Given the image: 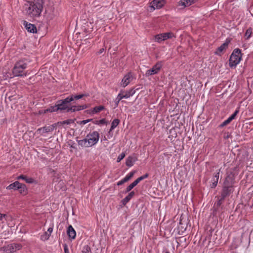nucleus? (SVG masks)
<instances>
[{
	"label": "nucleus",
	"instance_id": "obj_1",
	"mask_svg": "<svg viewBox=\"0 0 253 253\" xmlns=\"http://www.w3.org/2000/svg\"><path fill=\"white\" fill-rule=\"evenodd\" d=\"M27 13L31 17L40 16L43 8L42 0H34L25 4Z\"/></svg>",
	"mask_w": 253,
	"mask_h": 253
},
{
	"label": "nucleus",
	"instance_id": "obj_2",
	"mask_svg": "<svg viewBox=\"0 0 253 253\" xmlns=\"http://www.w3.org/2000/svg\"><path fill=\"white\" fill-rule=\"evenodd\" d=\"M242 58L241 51L237 48L235 49L230 56L229 59V66L232 68L235 67L240 61Z\"/></svg>",
	"mask_w": 253,
	"mask_h": 253
},
{
	"label": "nucleus",
	"instance_id": "obj_3",
	"mask_svg": "<svg viewBox=\"0 0 253 253\" xmlns=\"http://www.w3.org/2000/svg\"><path fill=\"white\" fill-rule=\"evenodd\" d=\"M21 248L22 245L20 244H10L0 248V253H13Z\"/></svg>",
	"mask_w": 253,
	"mask_h": 253
},
{
	"label": "nucleus",
	"instance_id": "obj_4",
	"mask_svg": "<svg viewBox=\"0 0 253 253\" xmlns=\"http://www.w3.org/2000/svg\"><path fill=\"white\" fill-rule=\"evenodd\" d=\"M27 67V64L23 63L22 61H19L16 63L13 69V74L15 76H22V74L24 70ZM23 75H26V74H24Z\"/></svg>",
	"mask_w": 253,
	"mask_h": 253
},
{
	"label": "nucleus",
	"instance_id": "obj_5",
	"mask_svg": "<svg viewBox=\"0 0 253 253\" xmlns=\"http://www.w3.org/2000/svg\"><path fill=\"white\" fill-rule=\"evenodd\" d=\"M162 66V62H159L157 63V64L154 65L152 68L147 71L146 75L147 76H149L157 74L160 70Z\"/></svg>",
	"mask_w": 253,
	"mask_h": 253
},
{
	"label": "nucleus",
	"instance_id": "obj_6",
	"mask_svg": "<svg viewBox=\"0 0 253 253\" xmlns=\"http://www.w3.org/2000/svg\"><path fill=\"white\" fill-rule=\"evenodd\" d=\"M150 8L152 10L162 8L165 4V0H153L151 2Z\"/></svg>",
	"mask_w": 253,
	"mask_h": 253
},
{
	"label": "nucleus",
	"instance_id": "obj_7",
	"mask_svg": "<svg viewBox=\"0 0 253 253\" xmlns=\"http://www.w3.org/2000/svg\"><path fill=\"white\" fill-rule=\"evenodd\" d=\"M96 143H94L91 138H87L81 140L79 141V144L82 146L88 147L95 145Z\"/></svg>",
	"mask_w": 253,
	"mask_h": 253
},
{
	"label": "nucleus",
	"instance_id": "obj_8",
	"mask_svg": "<svg viewBox=\"0 0 253 253\" xmlns=\"http://www.w3.org/2000/svg\"><path fill=\"white\" fill-rule=\"evenodd\" d=\"M233 186H223L221 193V197L224 199L233 192Z\"/></svg>",
	"mask_w": 253,
	"mask_h": 253
},
{
	"label": "nucleus",
	"instance_id": "obj_9",
	"mask_svg": "<svg viewBox=\"0 0 253 253\" xmlns=\"http://www.w3.org/2000/svg\"><path fill=\"white\" fill-rule=\"evenodd\" d=\"M56 126V124H54L50 126H44L43 127H41L38 129L37 132L38 133H40L41 131H42V133H47L48 132L52 131Z\"/></svg>",
	"mask_w": 253,
	"mask_h": 253
},
{
	"label": "nucleus",
	"instance_id": "obj_10",
	"mask_svg": "<svg viewBox=\"0 0 253 253\" xmlns=\"http://www.w3.org/2000/svg\"><path fill=\"white\" fill-rule=\"evenodd\" d=\"M131 80L132 76L130 73H128L122 79L121 84L125 87L129 84Z\"/></svg>",
	"mask_w": 253,
	"mask_h": 253
},
{
	"label": "nucleus",
	"instance_id": "obj_11",
	"mask_svg": "<svg viewBox=\"0 0 253 253\" xmlns=\"http://www.w3.org/2000/svg\"><path fill=\"white\" fill-rule=\"evenodd\" d=\"M220 170V169H218V171L214 173V174L213 176V177L212 178V179H211L212 184L211 185V188H214L217 186L218 179H219V175Z\"/></svg>",
	"mask_w": 253,
	"mask_h": 253
},
{
	"label": "nucleus",
	"instance_id": "obj_12",
	"mask_svg": "<svg viewBox=\"0 0 253 253\" xmlns=\"http://www.w3.org/2000/svg\"><path fill=\"white\" fill-rule=\"evenodd\" d=\"M138 89V88H137L136 89L135 88H133L127 91L121 90V92H122L123 93H124V97L125 98H128L130 96H132L133 94H134L136 90Z\"/></svg>",
	"mask_w": 253,
	"mask_h": 253
},
{
	"label": "nucleus",
	"instance_id": "obj_13",
	"mask_svg": "<svg viewBox=\"0 0 253 253\" xmlns=\"http://www.w3.org/2000/svg\"><path fill=\"white\" fill-rule=\"evenodd\" d=\"M87 138H91L94 143H96L98 141L99 138V134L96 131H94L92 132L89 133L86 135Z\"/></svg>",
	"mask_w": 253,
	"mask_h": 253
},
{
	"label": "nucleus",
	"instance_id": "obj_14",
	"mask_svg": "<svg viewBox=\"0 0 253 253\" xmlns=\"http://www.w3.org/2000/svg\"><path fill=\"white\" fill-rule=\"evenodd\" d=\"M24 25L27 31L30 33H37L36 27L34 24H28L27 22L24 21Z\"/></svg>",
	"mask_w": 253,
	"mask_h": 253
},
{
	"label": "nucleus",
	"instance_id": "obj_15",
	"mask_svg": "<svg viewBox=\"0 0 253 253\" xmlns=\"http://www.w3.org/2000/svg\"><path fill=\"white\" fill-rule=\"evenodd\" d=\"M87 107V106L85 105H79V106H73L70 108H68L67 110V112H69L70 111L75 112L76 111H80L81 110H83Z\"/></svg>",
	"mask_w": 253,
	"mask_h": 253
},
{
	"label": "nucleus",
	"instance_id": "obj_16",
	"mask_svg": "<svg viewBox=\"0 0 253 253\" xmlns=\"http://www.w3.org/2000/svg\"><path fill=\"white\" fill-rule=\"evenodd\" d=\"M67 233L70 238L75 239L76 237V232L72 225H70L67 229Z\"/></svg>",
	"mask_w": 253,
	"mask_h": 253
},
{
	"label": "nucleus",
	"instance_id": "obj_17",
	"mask_svg": "<svg viewBox=\"0 0 253 253\" xmlns=\"http://www.w3.org/2000/svg\"><path fill=\"white\" fill-rule=\"evenodd\" d=\"M134 195L135 192L134 191L130 192L127 196L122 200V204L125 206L134 196Z\"/></svg>",
	"mask_w": 253,
	"mask_h": 253
},
{
	"label": "nucleus",
	"instance_id": "obj_18",
	"mask_svg": "<svg viewBox=\"0 0 253 253\" xmlns=\"http://www.w3.org/2000/svg\"><path fill=\"white\" fill-rule=\"evenodd\" d=\"M104 109H105V107L102 105L95 106L92 109V110H87V113L89 114H95L100 112L102 110H103Z\"/></svg>",
	"mask_w": 253,
	"mask_h": 253
},
{
	"label": "nucleus",
	"instance_id": "obj_19",
	"mask_svg": "<svg viewBox=\"0 0 253 253\" xmlns=\"http://www.w3.org/2000/svg\"><path fill=\"white\" fill-rule=\"evenodd\" d=\"M196 0H181L179 2V5H182L184 7L188 6L194 3Z\"/></svg>",
	"mask_w": 253,
	"mask_h": 253
},
{
	"label": "nucleus",
	"instance_id": "obj_20",
	"mask_svg": "<svg viewBox=\"0 0 253 253\" xmlns=\"http://www.w3.org/2000/svg\"><path fill=\"white\" fill-rule=\"evenodd\" d=\"M234 180L232 177L228 176L226 177L223 186H233Z\"/></svg>",
	"mask_w": 253,
	"mask_h": 253
},
{
	"label": "nucleus",
	"instance_id": "obj_21",
	"mask_svg": "<svg viewBox=\"0 0 253 253\" xmlns=\"http://www.w3.org/2000/svg\"><path fill=\"white\" fill-rule=\"evenodd\" d=\"M17 190H19V192L20 194L23 195H25L27 194V189L25 184L20 183L19 182V185Z\"/></svg>",
	"mask_w": 253,
	"mask_h": 253
},
{
	"label": "nucleus",
	"instance_id": "obj_22",
	"mask_svg": "<svg viewBox=\"0 0 253 253\" xmlns=\"http://www.w3.org/2000/svg\"><path fill=\"white\" fill-rule=\"evenodd\" d=\"M19 185V182L16 181L14 182L13 183L10 184L7 187L6 189L8 190L10 189H13L14 190H17L18 186Z\"/></svg>",
	"mask_w": 253,
	"mask_h": 253
},
{
	"label": "nucleus",
	"instance_id": "obj_23",
	"mask_svg": "<svg viewBox=\"0 0 253 253\" xmlns=\"http://www.w3.org/2000/svg\"><path fill=\"white\" fill-rule=\"evenodd\" d=\"M177 136V132L175 128H172L169 130V137L172 140L176 138Z\"/></svg>",
	"mask_w": 253,
	"mask_h": 253
},
{
	"label": "nucleus",
	"instance_id": "obj_24",
	"mask_svg": "<svg viewBox=\"0 0 253 253\" xmlns=\"http://www.w3.org/2000/svg\"><path fill=\"white\" fill-rule=\"evenodd\" d=\"M59 107L56 106V105L53 106H50L48 109L44 110V113H46L47 112H56L59 110Z\"/></svg>",
	"mask_w": 253,
	"mask_h": 253
},
{
	"label": "nucleus",
	"instance_id": "obj_25",
	"mask_svg": "<svg viewBox=\"0 0 253 253\" xmlns=\"http://www.w3.org/2000/svg\"><path fill=\"white\" fill-rule=\"evenodd\" d=\"M228 45L227 42H225L223 43L220 46H219L217 50L215 52V53L216 54H219Z\"/></svg>",
	"mask_w": 253,
	"mask_h": 253
},
{
	"label": "nucleus",
	"instance_id": "obj_26",
	"mask_svg": "<svg viewBox=\"0 0 253 253\" xmlns=\"http://www.w3.org/2000/svg\"><path fill=\"white\" fill-rule=\"evenodd\" d=\"M56 106L59 107V110H64L69 108L68 106L66 104L62 103V102H59V100L58 101L57 104H56Z\"/></svg>",
	"mask_w": 253,
	"mask_h": 253
},
{
	"label": "nucleus",
	"instance_id": "obj_27",
	"mask_svg": "<svg viewBox=\"0 0 253 253\" xmlns=\"http://www.w3.org/2000/svg\"><path fill=\"white\" fill-rule=\"evenodd\" d=\"M74 100V98L73 96H71V97H67L65 98V99L60 100L59 102H62V103L65 104L66 105H67V104L68 103H70V102Z\"/></svg>",
	"mask_w": 253,
	"mask_h": 253
},
{
	"label": "nucleus",
	"instance_id": "obj_28",
	"mask_svg": "<svg viewBox=\"0 0 253 253\" xmlns=\"http://www.w3.org/2000/svg\"><path fill=\"white\" fill-rule=\"evenodd\" d=\"M137 184V183H136V182L135 181H134L132 183H131L126 188L125 192L127 193L130 191L132 190V189H133Z\"/></svg>",
	"mask_w": 253,
	"mask_h": 253
},
{
	"label": "nucleus",
	"instance_id": "obj_29",
	"mask_svg": "<svg viewBox=\"0 0 253 253\" xmlns=\"http://www.w3.org/2000/svg\"><path fill=\"white\" fill-rule=\"evenodd\" d=\"M120 120L118 119H114L111 124V126L110 131L114 129L119 124Z\"/></svg>",
	"mask_w": 253,
	"mask_h": 253
},
{
	"label": "nucleus",
	"instance_id": "obj_30",
	"mask_svg": "<svg viewBox=\"0 0 253 253\" xmlns=\"http://www.w3.org/2000/svg\"><path fill=\"white\" fill-rule=\"evenodd\" d=\"M50 233H48L47 232H45L41 236V239L42 241H46L48 240L50 237Z\"/></svg>",
	"mask_w": 253,
	"mask_h": 253
},
{
	"label": "nucleus",
	"instance_id": "obj_31",
	"mask_svg": "<svg viewBox=\"0 0 253 253\" xmlns=\"http://www.w3.org/2000/svg\"><path fill=\"white\" fill-rule=\"evenodd\" d=\"M93 29V26H92V24L90 23L89 24H87L86 25L84 31L86 33H89L90 32H91Z\"/></svg>",
	"mask_w": 253,
	"mask_h": 253
},
{
	"label": "nucleus",
	"instance_id": "obj_32",
	"mask_svg": "<svg viewBox=\"0 0 253 253\" xmlns=\"http://www.w3.org/2000/svg\"><path fill=\"white\" fill-rule=\"evenodd\" d=\"M125 98L124 97V93L122 92H120V93L118 95V96L116 98V106H118L119 102L123 98Z\"/></svg>",
	"mask_w": 253,
	"mask_h": 253
},
{
	"label": "nucleus",
	"instance_id": "obj_33",
	"mask_svg": "<svg viewBox=\"0 0 253 253\" xmlns=\"http://www.w3.org/2000/svg\"><path fill=\"white\" fill-rule=\"evenodd\" d=\"M252 34V29L251 28H249L247 29L245 34V37H246V39H249L251 37Z\"/></svg>",
	"mask_w": 253,
	"mask_h": 253
},
{
	"label": "nucleus",
	"instance_id": "obj_34",
	"mask_svg": "<svg viewBox=\"0 0 253 253\" xmlns=\"http://www.w3.org/2000/svg\"><path fill=\"white\" fill-rule=\"evenodd\" d=\"M162 36L163 39V41L166 40L170 38L171 37L172 33H163L161 34Z\"/></svg>",
	"mask_w": 253,
	"mask_h": 253
},
{
	"label": "nucleus",
	"instance_id": "obj_35",
	"mask_svg": "<svg viewBox=\"0 0 253 253\" xmlns=\"http://www.w3.org/2000/svg\"><path fill=\"white\" fill-rule=\"evenodd\" d=\"M135 172L134 171H131L128 174H127L124 178V181H128L134 175Z\"/></svg>",
	"mask_w": 253,
	"mask_h": 253
},
{
	"label": "nucleus",
	"instance_id": "obj_36",
	"mask_svg": "<svg viewBox=\"0 0 253 253\" xmlns=\"http://www.w3.org/2000/svg\"><path fill=\"white\" fill-rule=\"evenodd\" d=\"M75 120H76V119H69V120H65V121H62V122H61V123H62V124H64V125H65V124L69 125V124L74 123Z\"/></svg>",
	"mask_w": 253,
	"mask_h": 253
},
{
	"label": "nucleus",
	"instance_id": "obj_37",
	"mask_svg": "<svg viewBox=\"0 0 253 253\" xmlns=\"http://www.w3.org/2000/svg\"><path fill=\"white\" fill-rule=\"evenodd\" d=\"M134 163V161L133 159H127L126 164L127 166L130 167L133 165Z\"/></svg>",
	"mask_w": 253,
	"mask_h": 253
},
{
	"label": "nucleus",
	"instance_id": "obj_38",
	"mask_svg": "<svg viewBox=\"0 0 253 253\" xmlns=\"http://www.w3.org/2000/svg\"><path fill=\"white\" fill-rule=\"evenodd\" d=\"M162 37L163 36H162V34H159V35H157L155 36V38L156 41H157L158 42H160L163 41V39Z\"/></svg>",
	"mask_w": 253,
	"mask_h": 253
},
{
	"label": "nucleus",
	"instance_id": "obj_39",
	"mask_svg": "<svg viewBox=\"0 0 253 253\" xmlns=\"http://www.w3.org/2000/svg\"><path fill=\"white\" fill-rule=\"evenodd\" d=\"M25 181L27 183H34L35 180L33 178L26 177Z\"/></svg>",
	"mask_w": 253,
	"mask_h": 253
},
{
	"label": "nucleus",
	"instance_id": "obj_40",
	"mask_svg": "<svg viewBox=\"0 0 253 253\" xmlns=\"http://www.w3.org/2000/svg\"><path fill=\"white\" fill-rule=\"evenodd\" d=\"M231 121V120L229 118H228L227 120H226V121L223 122L220 125V127H223V126H225L226 125H227V124H228L229 123H230Z\"/></svg>",
	"mask_w": 253,
	"mask_h": 253
},
{
	"label": "nucleus",
	"instance_id": "obj_41",
	"mask_svg": "<svg viewBox=\"0 0 253 253\" xmlns=\"http://www.w3.org/2000/svg\"><path fill=\"white\" fill-rule=\"evenodd\" d=\"M105 51V48L104 47H102L100 48L96 53V55H101L104 53Z\"/></svg>",
	"mask_w": 253,
	"mask_h": 253
},
{
	"label": "nucleus",
	"instance_id": "obj_42",
	"mask_svg": "<svg viewBox=\"0 0 253 253\" xmlns=\"http://www.w3.org/2000/svg\"><path fill=\"white\" fill-rule=\"evenodd\" d=\"M64 253H70L68 247L66 244H64L63 245Z\"/></svg>",
	"mask_w": 253,
	"mask_h": 253
},
{
	"label": "nucleus",
	"instance_id": "obj_43",
	"mask_svg": "<svg viewBox=\"0 0 253 253\" xmlns=\"http://www.w3.org/2000/svg\"><path fill=\"white\" fill-rule=\"evenodd\" d=\"M53 226H54V225H53V223H52L50 225V227L47 229V232H48V233H50V235L53 231Z\"/></svg>",
	"mask_w": 253,
	"mask_h": 253
},
{
	"label": "nucleus",
	"instance_id": "obj_44",
	"mask_svg": "<svg viewBox=\"0 0 253 253\" xmlns=\"http://www.w3.org/2000/svg\"><path fill=\"white\" fill-rule=\"evenodd\" d=\"M238 110H236L229 118L231 120V121H232V120H233L236 116L237 115V114H238Z\"/></svg>",
	"mask_w": 253,
	"mask_h": 253
},
{
	"label": "nucleus",
	"instance_id": "obj_45",
	"mask_svg": "<svg viewBox=\"0 0 253 253\" xmlns=\"http://www.w3.org/2000/svg\"><path fill=\"white\" fill-rule=\"evenodd\" d=\"M26 177L27 176L26 175L22 174L17 177V179H18V180L22 179V180H24L25 181L26 179Z\"/></svg>",
	"mask_w": 253,
	"mask_h": 253
},
{
	"label": "nucleus",
	"instance_id": "obj_46",
	"mask_svg": "<svg viewBox=\"0 0 253 253\" xmlns=\"http://www.w3.org/2000/svg\"><path fill=\"white\" fill-rule=\"evenodd\" d=\"M85 95H84V94H80V95H78L75 96L73 98H74V99H79L82 98L83 96H84Z\"/></svg>",
	"mask_w": 253,
	"mask_h": 253
},
{
	"label": "nucleus",
	"instance_id": "obj_47",
	"mask_svg": "<svg viewBox=\"0 0 253 253\" xmlns=\"http://www.w3.org/2000/svg\"><path fill=\"white\" fill-rule=\"evenodd\" d=\"M99 125L100 124H107V122L106 121L105 119H103L98 121Z\"/></svg>",
	"mask_w": 253,
	"mask_h": 253
},
{
	"label": "nucleus",
	"instance_id": "obj_48",
	"mask_svg": "<svg viewBox=\"0 0 253 253\" xmlns=\"http://www.w3.org/2000/svg\"><path fill=\"white\" fill-rule=\"evenodd\" d=\"M125 182H126V181H124V178H123L121 180H120L117 182V185H118V186L121 185Z\"/></svg>",
	"mask_w": 253,
	"mask_h": 253
},
{
	"label": "nucleus",
	"instance_id": "obj_49",
	"mask_svg": "<svg viewBox=\"0 0 253 253\" xmlns=\"http://www.w3.org/2000/svg\"><path fill=\"white\" fill-rule=\"evenodd\" d=\"M144 179L143 177L141 176L139 177H138L137 179H136L135 181L136 182V183L138 184L140 181L143 180Z\"/></svg>",
	"mask_w": 253,
	"mask_h": 253
},
{
	"label": "nucleus",
	"instance_id": "obj_50",
	"mask_svg": "<svg viewBox=\"0 0 253 253\" xmlns=\"http://www.w3.org/2000/svg\"><path fill=\"white\" fill-rule=\"evenodd\" d=\"M80 125H84L87 123L86 120H83L78 122Z\"/></svg>",
	"mask_w": 253,
	"mask_h": 253
},
{
	"label": "nucleus",
	"instance_id": "obj_51",
	"mask_svg": "<svg viewBox=\"0 0 253 253\" xmlns=\"http://www.w3.org/2000/svg\"><path fill=\"white\" fill-rule=\"evenodd\" d=\"M126 156L125 153H122L118 158H124Z\"/></svg>",
	"mask_w": 253,
	"mask_h": 253
},
{
	"label": "nucleus",
	"instance_id": "obj_52",
	"mask_svg": "<svg viewBox=\"0 0 253 253\" xmlns=\"http://www.w3.org/2000/svg\"><path fill=\"white\" fill-rule=\"evenodd\" d=\"M149 176V174L148 173H146L145 174L142 175V176L143 177V178L144 179H145L146 178H147Z\"/></svg>",
	"mask_w": 253,
	"mask_h": 253
},
{
	"label": "nucleus",
	"instance_id": "obj_53",
	"mask_svg": "<svg viewBox=\"0 0 253 253\" xmlns=\"http://www.w3.org/2000/svg\"><path fill=\"white\" fill-rule=\"evenodd\" d=\"M42 113H44V110L43 111H39L37 114L41 115Z\"/></svg>",
	"mask_w": 253,
	"mask_h": 253
},
{
	"label": "nucleus",
	"instance_id": "obj_54",
	"mask_svg": "<svg viewBox=\"0 0 253 253\" xmlns=\"http://www.w3.org/2000/svg\"><path fill=\"white\" fill-rule=\"evenodd\" d=\"M93 123L94 124H96V125H99V122H98V121H92Z\"/></svg>",
	"mask_w": 253,
	"mask_h": 253
},
{
	"label": "nucleus",
	"instance_id": "obj_55",
	"mask_svg": "<svg viewBox=\"0 0 253 253\" xmlns=\"http://www.w3.org/2000/svg\"><path fill=\"white\" fill-rule=\"evenodd\" d=\"M59 184L61 185H63L64 183L62 180H61L59 182Z\"/></svg>",
	"mask_w": 253,
	"mask_h": 253
},
{
	"label": "nucleus",
	"instance_id": "obj_56",
	"mask_svg": "<svg viewBox=\"0 0 253 253\" xmlns=\"http://www.w3.org/2000/svg\"><path fill=\"white\" fill-rule=\"evenodd\" d=\"M86 121L87 123L88 122H92L93 121V120L92 119H88V120H86Z\"/></svg>",
	"mask_w": 253,
	"mask_h": 253
},
{
	"label": "nucleus",
	"instance_id": "obj_57",
	"mask_svg": "<svg viewBox=\"0 0 253 253\" xmlns=\"http://www.w3.org/2000/svg\"><path fill=\"white\" fill-rule=\"evenodd\" d=\"M61 123V122H58V123H57V124H56V125H63V124H62V123Z\"/></svg>",
	"mask_w": 253,
	"mask_h": 253
},
{
	"label": "nucleus",
	"instance_id": "obj_58",
	"mask_svg": "<svg viewBox=\"0 0 253 253\" xmlns=\"http://www.w3.org/2000/svg\"><path fill=\"white\" fill-rule=\"evenodd\" d=\"M121 160H122V159H118V160H117V162H118V163H119V162H120L121 161Z\"/></svg>",
	"mask_w": 253,
	"mask_h": 253
},
{
	"label": "nucleus",
	"instance_id": "obj_59",
	"mask_svg": "<svg viewBox=\"0 0 253 253\" xmlns=\"http://www.w3.org/2000/svg\"><path fill=\"white\" fill-rule=\"evenodd\" d=\"M165 253H170L169 252H166Z\"/></svg>",
	"mask_w": 253,
	"mask_h": 253
}]
</instances>
